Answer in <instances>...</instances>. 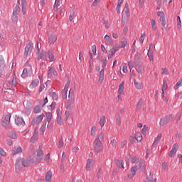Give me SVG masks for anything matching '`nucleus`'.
Wrapping results in <instances>:
<instances>
[{"label":"nucleus","instance_id":"obj_45","mask_svg":"<svg viewBox=\"0 0 182 182\" xmlns=\"http://www.w3.org/2000/svg\"><path fill=\"white\" fill-rule=\"evenodd\" d=\"M60 5V0H55L54 4V11H58V6Z\"/></svg>","mask_w":182,"mask_h":182},{"label":"nucleus","instance_id":"obj_53","mask_svg":"<svg viewBox=\"0 0 182 182\" xmlns=\"http://www.w3.org/2000/svg\"><path fill=\"white\" fill-rule=\"evenodd\" d=\"M123 3H120V1H118V4L117 6V14H120L121 11H120V8H122V4Z\"/></svg>","mask_w":182,"mask_h":182},{"label":"nucleus","instance_id":"obj_34","mask_svg":"<svg viewBox=\"0 0 182 182\" xmlns=\"http://www.w3.org/2000/svg\"><path fill=\"white\" fill-rule=\"evenodd\" d=\"M135 139L138 143H140L143 140V136H141V134L140 133H136L135 134Z\"/></svg>","mask_w":182,"mask_h":182},{"label":"nucleus","instance_id":"obj_56","mask_svg":"<svg viewBox=\"0 0 182 182\" xmlns=\"http://www.w3.org/2000/svg\"><path fill=\"white\" fill-rule=\"evenodd\" d=\"M157 15L160 17V19H163V18H166L164 16V12H163V11H159L157 13Z\"/></svg>","mask_w":182,"mask_h":182},{"label":"nucleus","instance_id":"obj_48","mask_svg":"<svg viewBox=\"0 0 182 182\" xmlns=\"http://www.w3.org/2000/svg\"><path fill=\"white\" fill-rule=\"evenodd\" d=\"M177 28L178 29L181 28V19L180 18L179 16H177Z\"/></svg>","mask_w":182,"mask_h":182},{"label":"nucleus","instance_id":"obj_5","mask_svg":"<svg viewBox=\"0 0 182 182\" xmlns=\"http://www.w3.org/2000/svg\"><path fill=\"white\" fill-rule=\"evenodd\" d=\"M33 49V43L30 42L28 44H26L25 47L24 55L31 56V55L32 54Z\"/></svg>","mask_w":182,"mask_h":182},{"label":"nucleus","instance_id":"obj_55","mask_svg":"<svg viewBox=\"0 0 182 182\" xmlns=\"http://www.w3.org/2000/svg\"><path fill=\"white\" fill-rule=\"evenodd\" d=\"M129 141L132 143V144H134V143H136V136H130Z\"/></svg>","mask_w":182,"mask_h":182},{"label":"nucleus","instance_id":"obj_50","mask_svg":"<svg viewBox=\"0 0 182 182\" xmlns=\"http://www.w3.org/2000/svg\"><path fill=\"white\" fill-rule=\"evenodd\" d=\"M162 170H164L165 171L168 170V164H167V162L162 163Z\"/></svg>","mask_w":182,"mask_h":182},{"label":"nucleus","instance_id":"obj_9","mask_svg":"<svg viewBox=\"0 0 182 182\" xmlns=\"http://www.w3.org/2000/svg\"><path fill=\"white\" fill-rule=\"evenodd\" d=\"M57 123L60 126H62L63 124V119H62V110L60 109H57Z\"/></svg>","mask_w":182,"mask_h":182},{"label":"nucleus","instance_id":"obj_27","mask_svg":"<svg viewBox=\"0 0 182 182\" xmlns=\"http://www.w3.org/2000/svg\"><path fill=\"white\" fill-rule=\"evenodd\" d=\"M105 41L106 43H109L110 45H113V40L112 39V37L109 35H105L104 37Z\"/></svg>","mask_w":182,"mask_h":182},{"label":"nucleus","instance_id":"obj_15","mask_svg":"<svg viewBox=\"0 0 182 182\" xmlns=\"http://www.w3.org/2000/svg\"><path fill=\"white\" fill-rule=\"evenodd\" d=\"M19 153H22V147L20 146H14L11 151L12 156H16V154H19Z\"/></svg>","mask_w":182,"mask_h":182},{"label":"nucleus","instance_id":"obj_11","mask_svg":"<svg viewBox=\"0 0 182 182\" xmlns=\"http://www.w3.org/2000/svg\"><path fill=\"white\" fill-rule=\"evenodd\" d=\"M42 159H43V151H42L41 149H39L37 151V156L36 159V164H39V163H41V161H42Z\"/></svg>","mask_w":182,"mask_h":182},{"label":"nucleus","instance_id":"obj_10","mask_svg":"<svg viewBox=\"0 0 182 182\" xmlns=\"http://www.w3.org/2000/svg\"><path fill=\"white\" fill-rule=\"evenodd\" d=\"M117 50H119V46H115L114 48H111L108 52V59L113 58Z\"/></svg>","mask_w":182,"mask_h":182},{"label":"nucleus","instance_id":"obj_6","mask_svg":"<svg viewBox=\"0 0 182 182\" xmlns=\"http://www.w3.org/2000/svg\"><path fill=\"white\" fill-rule=\"evenodd\" d=\"M35 163L33 158L32 156H28L26 159H23V167H29V166H32Z\"/></svg>","mask_w":182,"mask_h":182},{"label":"nucleus","instance_id":"obj_21","mask_svg":"<svg viewBox=\"0 0 182 182\" xmlns=\"http://www.w3.org/2000/svg\"><path fill=\"white\" fill-rule=\"evenodd\" d=\"M53 53V50L48 51L49 62H55V60H56V58H55V55Z\"/></svg>","mask_w":182,"mask_h":182},{"label":"nucleus","instance_id":"obj_44","mask_svg":"<svg viewBox=\"0 0 182 182\" xmlns=\"http://www.w3.org/2000/svg\"><path fill=\"white\" fill-rule=\"evenodd\" d=\"M139 161V159L136 156H132L131 159V162L132 163V164H137Z\"/></svg>","mask_w":182,"mask_h":182},{"label":"nucleus","instance_id":"obj_18","mask_svg":"<svg viewBox=\"0 0 182 182\" xmlns=\"http://www.w3.org/2000/svg\"><path fill=\"white\" fill-rule=\"evenodd\" d=\"M92 167H93V160L89 159L87 161L85 169L87 170V171H90V170H92Z\"/></svg>","mask_w":182,"mask_h":182},{"label":"nucleus","instance_id":"obj_31","mask_svg":"<svg viewBox=\"0 0 182 182\" xmlns=\"http://www.w3.org/2000/svg\"><path fill=\"white\" fill-rule=\"evenodd\" d=\"M124 90V82H122L119 85V89H118V93H119V95H122Z\"/></svg>","mask_w":182,"mask_h":182},{"label":"nucleus","instance_id":"obj_20","mask_svg":"<svg viewBox=\"0 0 182 182\" xmlns=\"http://www.w3.org/2000/svg\"><path fill=\"white\" fill-rule=\"evenodd\" d=\"M134 85L138 90H141V89H143V82L137 81L136 79L134 80Z\"/></svg>","mask_w":182,"mask_h":182},{"label":"nucleus","instance_id":"obj_17","mask_svg":"<svg viewBox=\"0 0 182 182\" xmlns=\"http://www.w3.org/2000/svg\"><path fill=\"white\" fill-rule=\"evenodd\" d=\"M103 80H105V69L102 68L100 71L98 83H100V85H102V83H103Z\"/></svg>","mask_w":182,"mask_h":182},{"label":"nucleus","instance_id":"obj_49","mask_svg":"<svg viewBox=\"0 0 182 182\" xmlns=\"http://www.w3.org/2000/svg\"><path fill=\"white\" fill-rule=\"evenodd\" d=\"M75 18V11L72 10L70 11V16H69V20L70 22L73 21V18Z\"/></svg>","mask_w":182,"mask_h":182},{"label":"nucleus","instance_id":"obj_2","mask_svg":"<svg viewBox=\"0 0 182 182\" xmlns=\"http://www.w3.org/2000/svg\"><path fill=\"white\" fill-rule=\"evenodd\" d=\"M26 68L23 69V73L21 74V77H23V79L32 75V66L29 65V63H26Z\"/></svg>","mask_w":182,"mask_h":182},{"label":"nucleus","instance_id":"obj_23","mask_svg":"<svg viewBox=\"0 0 182 182\" xmlns=\"http://www.w3.org/2000/svg\"><path fill=\"white\" fill-rule=\"evenodd\" d=\"M145 182H157V178H153V173H149V175L147 176Z\"/></svg>","mask_w":182,"mask_h":182},{"label":"nucleus","instance_id":"obj_29","mask_svg":"<svg viewBox=\"0 0 182 182\" xmlns=\"http://www.w3.org/2000/svg\"><path fill=\"white\" fill-rule=\"evenodd\" d=\"M161 139V133H159L157 136L154 139V141L152 146H157L159 144V141Z\"/></svg>","mask_w":182,"mask_h":182},{"label":"nucleus","instance_id":"obj_43","mask_svg":"<svg viewBox=\"0 0 182 182\" xmlns=\"http://www.w3.org/2000/svg\"><path fill=\"white\" fill-rule=\"evenodd\" d=\"M33 112L34 113H41V112H42V107H41V106L38 105V106H36L33 109Z\"/></svg>","mask_w":182,"mask_h":182},{"label":"nucleus","instance_id":"obj_39","mask_svg":"<svg viewBox=\"0 0 182 182\" xmlns=\"http://www.w3.org/2000/svg\"><path fill=\"white\" fill-rule=\"evenodd\" d=\"M127 46V40L125 38H122L121 41V48H126Z\"/></svg>","mask_w":182,"mask_h":182},{"label":"nucleus","instance_id":"obj_62","mask_svg":"<svg viewBox=\"0 0 182 182\" xmlns=\"http://www.w3.org/2000/svg\"><path fill=\"white\" fill-rule=\"evenodd\" d=\"M55 107H56V104L52 103L49 107V110H54Z\"/></svg>","mask_w":182,"mask_h":182},{"label":"nucleus","instance_id":"obj_3","mask_svg":"<svg viewBox=\"0 0 182 182\" xmlns=\"http://www.w3.org/2000/svg\"><path fill=\"white\" fill-rule=\"evenodd\" d=\"M172 119H174V114H171L162 119H161L159 124L160 126H164L167 124V123H170L171 122Z\"/></svg>","mask_w":182,"mask_h":182},{"label":"nucleus","instance_id":"obj_40","mask_svg":"<svg viewBox=\"0 0 182 182\" xmlns=\"http://www.w3.org/2000/svg\"><path fill=\"white\" fill-rule=\"evenodd\" d=\"M97 132V128H96V126H92L91 127V130H90V135L95 136V134H96Z\"/></svg>","mask_w":182,"mask_h":182},{"label":"nucleus","instance_id":"obj_38","mask_svg":"<svg viewBox=\"0 0 182 182\" xmlns=\"http://www.w3.org/2000/svg\"><path fill=\"white\" fill-rule=\"evenodd\" d=\"M55 75H56V73H55V68H50L48 70V76H50V77H52V76H55Z\"/></svg>","mask_w":182,"mask_h":182},{"label":"nucleus","instance_id":"obj_35","mask_svg":"<svg viewBox=\"0 0 182 182\" xmlns=\"http://www.w3.org/2000/svg\"><path fill=\"white\" fill-rule=\"evenodd\" d=\"M38 141V134L35 133L30 139V143H36Z\"/></svg>","mask_w":182,"mask_h":182},{"label":"nucleus","instance_id":"obj_28","mask_svg":"<svg viewBox=\"0 0 182 182\" xmlns=\"http://www.w3.org/2000/svg\"><path fill=\"white\" fill-rule=\"evenodd\" d=\"M116 164L118 168H123L124 169V162L122 160H117Z\"/></svg>","mask_w":182,"mask_h":182},{"label":"nucleus","instance_id":"obj_59","mask_svg":"<svg viewBox=\"0 0 182 182\" xmlns=\"http://www.w3.org/2000/svg\"><path fill=\"white\" fill-rule=\"evenodd\" d=\"M140 56H141L140 53H136L134 60H136V61L140 60Z\"/></svg>","mask_w":182,"mask_h":182},{"label":"nucleus","instance_id":"obj_12","mask_svg":"<svg viewBox=\"0 0 182 182\" xmlns=\"http://www.w3.org/2000/svg\"><path fill=\"white\" fill-rule=\"evenodd\" d=\"M177 150H178V144H174L173 145L172 149L168 154L169 157H174V156H176V153H177Z\"/></svg>","mask_w":182,"mask_h":182},{"label":"nucleus","instance_id":"obj_42","mask_svg":"<svg viewBox=\"0 0 182 182\" xmlns=\"http://www.w3.org/2000/svg\"><path fill=\"white\" fill-rule=\"evenodd\" d=\"M46 117L47 119V122H52V113L51 112H46Z\"/></svg>","mask_w":182,"mask_h":182},{"label":"nucleus","instance_id":"obj_36","mask_svg":"<svg viewBox=\"0 0 182 182\" xmlns=\"http://www.w3.org/2000/svg\"><path fill=\"white\" fill-rule=\"evenodd\" d=\"M147 55H148V58H149V60H151V61L154 60V57L153 55V50H148Z\"/></svg>","mask_w":182,"mask_h":182},{"label":"nucleus","instance_id":"obj_13","mask_svg":"<svg viewBox=\"0 0 182 182\" xmlns=\"http://www.w3.org/2000/svg\"><path fill=\"white\" fill-rule=\"evenodd\" d=\"M58 41V36H56L55 33H51L50 36L48 37V43L50 45H53L55 42Z\"/></svg>","mask_w":182,"mask_h":182},{"label":"nucleus","instance_id":"obj_8","mask_svg":"<svg viewBox=\"0 0 182 182\" xmlns=\"http://www.w3.org/2000/svg\"><path fill=\"white\" fill-rule=\"evenodd\" d=\"M43 117H45V114L38 115L32 120V124H39V123H41L42 120H43Z\"/></svg>","mask_w":182,"mask_h":182},{"label":"nucleus","instance_id":"obj_32","mask_svg":"<svg viewBox=\"0 0 182 182\" xmlns=\"http://www.w3.org/2000/svg\"><path fill=\"white\" fill-rule=\"evenodd\" d=\"M20 1L21 0H18V2ZM21 4L23 5L22 13L25 15L26 14V1H25V0H21Z\"/></svg>","mask_w":182,"mask_h":182},{"label":"nucleus","instance_id":"obj_46","mask_svg":"<svg viewBox=\"0 0 182 182\" xmlns=\"http://www.w3.org/2000/svg\"><path fill=\"white\" fill-rule=\"evenodd\" d=\"M144 39H146V33L141 34V36L139 37L140 43H143V42H144Z\"/></svg>","mask_w":182,"mask_h":182},{"label":"nucleus","instance_id":"obj_37","mask_svg":"<svg viewBox=\"0 0 182 182\" xmlns=\"http://www.w3.org/2000/svg\"><path fill=\"white\" fill-rule=\"evenodd\" d=\"M182 86V79H180L178 82L174 85L173 89L175 90H177L179 87H181Z\"/></svg>","mask_w":182,"mask_h":182},{"label":"nucleus","instance_id":"obj_30","mask_svg":"<svg viewBox=\"0 0 182 182\" xmlns=\"http://www.w3.org/2000/svg\"><path fill=\"white\" fill-rule=\"evenodd\" d=\"M8 137H10V139H13L14 140H16L18 139V135L14 132H10L7 134Z\"/></svg>","mask_w":182,"mask_h":182},{"label":"nucleus","instance_id":"obj_33","mask_svg":"<svg viewBox=\"0 0 182 182\" xmlns=\"http://www.w3.org/2000/svg\"><path fill=\"white\" fill-rule=\"evenodd\" d=\"M1 125L3 126V127H5V129H11V126L10 122H6L5 121H2L1 122Z\"/></svg>","mask_w":182,"mask_h":182},{"label":"nucleus","instance_id":"obj_24","mask_svg":"<svg viewBox=\"0 0 182 182\" xmlns=\"http://www.w3.org/2000/svg\"><path fill=\"white\" fill-rule=\"evenodd\" d=\"M136 171H137V166H133L131 168V173L128 175L129 178H132L134 176H136Z\"/></svg>","mask_w":182,"mask_h":182},{"label":"nucleus","instance_id":"obj_47","mask_svg":"<svg viewBox=\"0 0 182 182\" xmlns=\"http://www.w3.org/2000/svg\"><path fill=\"white\" fill-rule=\"evenodd\" d=\"M151 25L153 31H157V26H156V21L154 19L151 20Z\"/></svg>","mask_w":182,"mask_h":182},{"label":"nucleus","instance_id":"obj_22","mask_svg":"<svg viewBox=\"0 0 182 182\" xmlns=\"http://www.w3.org/2000/svg\"><path fill=\"white\" fill-rule=\"evenodd\" d=\"M37 86H39V80L36 79L31 82L30 89H35V87H37Z\"/></svg>","mask_w":182,"mask_h":182},{"label":"nucleus","instance_id":"obj_54","mask_svg":"<svg viewBox=\"0 0 182 182\" xmlns=\"http://www.w3.org/2000/svg\"><path fill=\"white\" fill-rule=\"evenodd\" d=\"M167 80H164L162 85V89L161 90H167Z\"/></svg>","mask_w":182,"mask_h":182},{"label":"nucleus","instance_id":"obj_41","mask_svg":"<svg viewBox=\"0 0 182 182\" xmlns=\"http://www.w3.org/2000/svg\"><path fill=\"white\" fill-rule=\"evenodd\" d=\"M19 12H21V8L19 7V6H16L14 9L13 14L18 15V14H19Z\"/></svg>","mask_w":182,"mask_h":182},{"label":"nucleus","instance_id":"obj_25","mask_svg":"<svg viewBox=\"0 0 182 182\" xmlns=\"http://www.w3.org/2000/svg\"><path fill=\"white\" fill-rule=\"evenodd\" d=\"M46 182H50L52 181V171H48L46 174Z\"/></svg>","mask_w":182,"mask_h":182},{"label":"nucleus","instance_id":"obj_63","mask_svg":"<svg viewBox=\"0 0 182 182\" xmlns=\"http://www.w3.org/2000/svg\"><path fill=\"white\" fill-rule=\"evenodd\" d=\"M92 52L93 55H96V52H97L96 45H93L92 46Z\"/></svg>","mask_w":182,"mask_h":182},{"label":"nucleus","instance_id":"obj_60","mask_svg":"<svg viewBox=\"0 0 182 182\" xmlns=\"http://www.w3.org/2000/svg\"><path fill=\"white\" fill-rule=\"evenodd\" d=\"M18 14H14L12 16V21L13 22H18Z\"/></svg>","mask_w":182,"mask_h":182},{"label":"nucleus","instance_id":"obj_1","mask_svg":"<svg viewBox=\"0 0 182 182\" xmlns=\"http://www.w3.org/2000/svg\"><path fill=\"white\" fill-rule=\"evenodd\" d=\"M105 140V134L100 132L93 142V147L96 153H100L103 150L102 141Z\"/></svg>","mask_w":182,"mask_h":182},{"label":"nucleus","instance_id":"obj_52","mask_svg":"<svg viewBox=\"0 0 182 182\" xmlns=\"http://www.w3.org/2000/svg\"><path fill=\"white\" fill-rule=\"evenodd\" d=\"M128 66H129V69L130 72H132V69H133V68H134V63H133V61H129Z\"/></svg>","mask_w":182,"mask_h":182},{"label":"nucleus","instance_id":"obj_4","mask_svg":"<svg viewBox=\"0 0 182 182\" xmlns=\"http://www.w3.org/2000/svg\"><path fill=\"white\" fill-rule=\"evenodd\" d=\"M130 17V11H129V4L126 3L125 6L122 11V20L126 21L127 18Z\"/></svg>","mask_w":182,"mask_h":182},{"label":"nucleus","instance_id":"obj_51","mask_svg":"<svg viewBox=\"0 0 182 182\" xmlns=\"http://www.w3.org/2000/svg\"><path fill=\"white\" fill-rule=\"evenodd\" d=\"M110 144L111 146L114 148L116 149V146L117 144V141H116L115 139H112L110 141Z\"/></svg>","mask_w":182,"mask_h":182},{"label":"nucleus","instance_id":"obj_61","mask_svg":"<svg viewBox=\"0 0 182 182\" xmlns=\"http://www.w3.org/2000/svg\"><path fill=\"white\" fill-rule=\"evenodd\" d=\"M122 72L123 73H127V72H129V69L127 65H122Z\"/></svg>","mask_w":182,"mask_h":182},{"label":"nucleus","instance_id":"obj_16","mask_svg":"<svg viewBox=\"0 0 182 182\" xmlns=\"http://www.w3.org/2000/svg\"><path fill=\"white\" fill-rule=\"evenodd\" d=\"M98 124L101 127H105V124H106V116L101 115L100 117V119H99V121H98Z\"/></svg>","mask_w":182,"mask_h":182},{"label":"nucleus","instance_id":"obj_64","mask_svg":"<svg viewBox=\"0 0 182 182\" xmlns=\"http://www.w3.org/2000/svg\"><path fill=\"white\" fill-rule=\"evenodd\" d=\"M46 103H48V97H46L43 100V101L41 102V105L43 107V106H45V105H46Z\"/></svg>","mask_w":182,"mask_h":182},{"label":"nucleus","instance_id":"obj_26","mask_svg":"<svg viewBox=\"0 0 182 182\" xmlns=\"http://www.w3.org/2000/svg\"><path fill=\"white\" fill-rule=\"evenodd\" d=\"M135 69L139 75H143V73H144V68L141 67V65H136Z\"/></svg>","mask_w":182,"mask_h":182},{"label":"nucleus","instance_id":"obj_19","mask_svg":"<svg viewBox=\"0 0 182 182\" xmlns=\"http://www.w3.org/2000/svg\"><path fill=\"white\" fill-rule=\"evenodd\" d=\"M15 123L17 126H25V121L19 117L15 119Z\"/></svg>","mask_w":182,"mask_h":182},{"label":"nucleus","instance_id":"obj_58","mask_svg":"<svg viewBox=\"0 0 182 182\" xmlns=\"http://www.w3.org/2000/svg\"><path fill=\"white\" fill-rule=\"evenodd\" d=\"M47 128L48 129V130H52V129L53 128V124H52V122H48Z\"/></svg>","mask_w":182,"mask_h":182},{"label":"nucleus","instance_id":"obj_14","mask_svg":"<svg viewBox=\"0 0 182 182\" xmlns=\"http://www.w3.org/2000/svg\"><path fill=\"white\" fill-rule=\"evenodd\" d=\"M22 166H23V159H17L16 161V170H21Z\"/></svg>","mask_w":182,"mask_h":182},{"label":"nucleus","instance_id":"obj_57","mask_svg":"<svg viewBox=\"0 0 182 182\" xmlns=\"http://www.w3.org/2000/svg\"><path fill=\"white\" fill-rule=\"evenodd\" d=\"M50 159V153L47 154V155L44 157L45 161L46 163H49V159Z\"/></svg>","mask_w":182,"mask_h":182},{"label":"nucleus","instance_id":"obj_7","mask_svg":"<svg viewBox=\"0 0 182 182\" xmlns=\"http://www.w3.org/2000/svg\"><path fill=\"white\" fill-rule=\"evenodd\" d=\"M69 86H70V82L68 81L62 90V96L64 99H68V90H69Z\"/></svg>","mask_w":182,"mask_h":182}]
</instances>
